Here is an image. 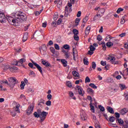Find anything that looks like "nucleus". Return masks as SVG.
Returning a JSON list of instances; mask_svg holds the SVG:
<instances>
[{
    "mask_svg": "<svg viewBox=\"0 0 128 128\" xmlns=\"http://www.w3.org/2000/svg\"><path fill=\"white\" fill-rule=\"evenodd\" d=\"M17 16L18 17H16L17 24H18V22H26V16L22 12H18Z\"/></svg>",
    "mask_w": 128,
    "mask_h": 128,
    "instance_id": "nucleus-1",
    "label": "nucleus"
},
{
    "mask_svg": "<svg viewBox=\"0 0 128 128\" xmlns=\"http://www.w3.org/2000/svg\"><path fill=\"white\" fill-rule=\"evenodd\" d=\"M8 80L9 82V83L6 80L5 82H3V83L6 84H8V86H10V88H14V86L16 84H18L16 78H15L10 77L8 78Z\"/></svg>",
    "mask_w": 128,
    "mask_h": 128,
    "instance_id": "nucleus-2",
    "label": "nucleus"
},
{
    "mask_svg": "<svg viewBox=\"0 0 128 128\" xmlns=\"http://www.w3.org/2000/svg\"><path fill=\"white\" fill-rule=\"evenodd\" d=\"M34 66H36L37 70H38V72H40V74H42V68L41 66H40L38 65V64L34 62V61H32V63L30 62L28 64V66H30V68H34Z\"/></svg>",
    "mask_w": 128,
    "mask_h": 128,
    "instance_id": "nucleus-3",
    "label": "nucleus"
},
{
    "mask_svg": "<svg viewBox=\"0 0 128 128\" xmlns=\"http://www.w3.org/2000/svg\"><path fill=\"white\" fill-rule=\"evenodd\" d=\"M34 103H32V104L29 106L28 107L26 111V114L27 116H30V114H32V112L34 111Z\"/></svg>",
    "mask_w": 128,
    "mask_h": 128,
    "instance_id": "nucleus-4",
    "label": "nucleus"
},
{
    "mask_svg": "<svg viewBox=\"0 0 128 128\" xmlns=\"http://www.w3.org/2000/svg\"><path fill=\"white\" fill-rule=\"evenodd\" d=\"M6 20L8 22L9 24H18L16 17H14V18L12 16H8L7 18H6Z\"/></svg>",
    "mask_w": 128,
    "mask_h": 128,
    "instance_id": "nucleus-5",
    "label": "nucleus"
},
{
    "mask_svg": "<svg viewBox=\"0 0 128 128\" xmlns=\"http://www.w3.org/2000/svg\"><path fill=\"white\" fill-rule=\"evenodd\" d=\"M76 88L78 90L79 94H80V96H84V89L82 88V86H80L77 85L76 86Z\"/></svg>",
    "mask_w": 128,
    "mask_h": 128,
    "instance_id": "nucleus-6",
    "label": "nucleus"
},
{
    "mask_svg": "<svg viewBox=\"0 0 128 128\" xmlns=\"http://www.w3.org/2000/svg\"><path fill=\"white\" fill-rule=\"evenodd\" d=\"M72 32L74 34V40H80V37L78 36V30L76 29H73Z\"/></svg>",
    "mask_w": 128,
    "mask_h": 128,
    "instance_id": "nucleus-7",
    "label": "nucleus"
},
{
    "mask_svg": "<svg viewBox=\"0 0 128 128\" xmlns=\"http://www.w3.org/2000/svg\"><path fill=\"white\" fill-rule=\"evenodd\" d=\"M10 70V72H14V70H18V68L16 66L10 67L8 65L4 66V70Z\"/></svg>",
    "mask_w": 128,
    "mask_h": 128,
    "instance_id": "nucleus-8",
    "label": "nucleus"
},
{
    "mask_svg": "<svg viewBox=\"0 0 128 128\" xmlns=\"http://www.w3.org/2000/svg\"><path fill=\"white\" fill-rule=\"evenodd\" d=\"M0 22H6V17L4 16V14L0 12Z\"/></svg>",
    "mask_w": 128,
    "mask_h": 128,
    "instance_id": "nucleus-9",
    "label": "nucleus"
},
{
    "mask_svg": "<svg viewBox=\"0 0 128 128\" xmlns=\"http://www.w3.org/2000/svg\"><path fill=\"white\" fill-rule=\"evenodd\" d=\"M62 52L64 54L66 60L70 58V54L68 50H62Z\"/></svg>",
    "mask_w": 128,
    "mask_h": 128,
    "instance_id": "nucleus-10",
    "label": "nucleus"
},
{
    "mask_svg": "<svg viewBox=\"0 0 128 128\" xmlns=\"http://www.w3.org/2000/svg\"><path fill=\"white\" fill-rule=\"evenodd\" d=\"M26 62V59L22 58L20 60L18 61H16V64H15V66H22L24 62Z\"/></svg>",
    "mask_w": 128,
    "mask_h": 128,
    "instance_id": "nucleus-11",
    "label": "nucleus"
},
{
    "mask_svg": "<svg viewBox=\"0 0 128 128\" xmlns=\"http://www.w3.org/2000/svg\"><path fill=\"white\" fill-rule=\"evenodd\" d=\"M72 53H73L74 60L75 62H76V58H78V51H76V50H75L74 48H73Z\"/></svg>",
    "mask_w": 128,
    "mask_h": 128,
    "instance_id": "nucleus-12",
    "label": "nucleus"
},
{
    "mask_svg": "<svg viewBox=\"0 0 128 128\" xmlns=\"http://www.w3.org/2000/svg\"><path fill=\"white\" fill-rule=\"evenodd\" d=\"M110 62L112 64H118V62L116 61V58L112 56H111Z\"/></svg>",
    "mask_w": 128,
    "mask_h": 128,
    "instance_id": "nucleus-13",
    "label": "nucleus"
},
{
    "mask_svg": "<svg viewBox=\"0 0 128 128\" xmlns=\"http://www.w3.org/2000/svg\"><path fill=\"white\" fill-rule=\"evenodd\" d=\"M39 50L40 52H42V50L44 52H46L48 48H46V44H43L42 46L39 48Z\"/></svg>",
    "mask_w": 128,
    "mask_h": 128,
    "instance_id": "nucleus-14",
    "label": "nucleus"
},
{
    "mask_svg": "<svg viewBox=\"0 0 128 128\" xmlns=\"http://www.w3.org/2000/svg\"><path fill=\"white\" fill-rule=\"evenodd\" d=\"M42 64H44V66H50V68H52V64H50L48 62H46V60H42Z\"/></svg>",
    "mask_w": 128,
    "mask_h": 128,
    "instance_id": "nucleus-15",
    "label": "nucleus"
},
{
    "mask_svg": "<svg viewBox=\"0 0 128 128\" xmlns=\"http://www.w3.org/2000/svg\"><path fill=\"white\" fill-rule=\"evenodd\" d=\"M106 110H108V112H110V114H114V108H112L110 106H108L106 107Z\"/></svg>",
    "mask_w": 128,
    "mask_h": 128,
    "instance_id": "nucleus-16",
    "label": "nucleus"
},
{
    "mask_svg": "<svg viewBox=\"0 0 128 128\" xmlns=\"http://www.w3.org/2000/svg\"><path fill=\"white\" fill-rule=\"evenodd\" d=\"M128 112V109L126 108H124L120 110V114H122V116H124V114H126V112Z\"/></svg>",
    "mask_w": 128,
    "mask_h": 128,
    "instance_id": "nucleus-17",
    "label": "nucleus"
},
{
    "mask_svg": "<svg viewBox=\"0 0 128 128\" xmlns=\"http://www.w3.org/2000/svg\"><path fill=\"white\" fill-rule=\"evenodd\" d=\"M102 18V15L100 14H96L94 16L93 20L94 22H96V20H98V18Z\"/></svg>",
    "mask_w": 128,
    "mask_h": 128,
    "instance_id": "nucleus-18",
    "label": "nucleus"
},
{
    "mask_svg": "<svg viewBox=\"0 0 128 128\" xmlns=\"http://www.w3.org/2000/svg\"><path fill=\"white\" fill-rule=\"evenodd\" d=\"M28 34L26 32L24 34V35L23 36V42H26V40H28Z\"/></svg>",
    "mask_w": 128,
    "mask_h": 128,
    "instance_id": "nucleus-19",
    "label": "nucleus"
},
{
    "mask_svg": "<svg viewBox=\"0 0 128 128\" xmlns=\"http://www.w3.org/2000/svg\"><path fill=\"white\" fill-rule=\"evenodd\" d=\"M90 26H88L85 30V34L86 36H88V34H90Z\"/></svg>",
    "mask_w": 128,
    "mask_h": 128,
    "instance_id": "nucleus-20",
    "label": "nucleus"
},
{
    "mask_svg": "<svg viewBox=\"0 0 128 128\" xmlns=\"http://www.w3.org/2000/svg\"><path fill=\"white\" fill-rule=\"evenodd\" d=\"M61 62L63 64L64 66V67L68 66V64H68V61H66V60L64 59H62L61 60Z\"/></svg>",
    "mask_w": 128,
    "mask_h": 128,
    "instance_id": "nucleus-21",
    "label": "nucleus"
},
{
    "mask_svg": "<svg viewBox=\"0 0 128 128\" xmlns=\"http://www.w3.org/2000/svg\"><path fill=\"white\" fill-rule=\"evenodd\" d=\"M87 92L89 94H94V90L92 89V88H88L87 89Z\"/></svg>",
    "mask_w": 128,
    "mask_h": 128,
    "instance_id": "nucleus-22",
    "label": "nucleus"
},
{
    "mask_svg": "<svg viewBox=\"0 0 128 128\" xmlns=\"http://www.w3.org/2000/svg\"><path fill=\"white\" fill-rule=\"evenodd\" d=\"M108 122H114V120H116V118L114 116H110L109 119H107Z\"/></svg>",
    "mask_w": 128,
    "mask_h": 128,
    "instance_id": "nucleus-23",
    "label": "nucleus"
},
{
    "mask_svg": "<svg viewBox=\"0 0 128 128\" xmlns=\"http://www.w3.org/2000/svg\"><path fill=\"white\" fill-rule=\"evenodd\" d=\"M72 74H73L74 76H75L76 78H78L80 76V74L76 71H73L72 72Z\"/></svg>",
    "mask_w": 128,
    "mask_h": 128,
    "instance_id": "nucleus-24",
    "label": "nucleus"
},
{
    "mask_svg": "<svg viewBox=\"0 0 128 128\" xmlns=\"http://www.w3.org/2000/svg\"><path fill=\"white\" fill-rule=\"evenodd\" d=\"M122 128H128V122L126 121L125 124L124 123L122 125H121Z\"/></svg>",
    "mask_w": 128,
    "mask_h": 128,
    "instance_id": "nucleus-25",
    "label": "nucleus"
},
{
    "mask_svg": "<svg viewBox=\"0 0 128 128\" xmlns=\"http://www.w3.org/2000/svg\"><path fill=\"white\" fill-rule=\"evenodd\" d=\"M84 64L86 66H88V58L85 57L83 60Z\"/></svg>",
    "mask_w": 128,
    "mask_h": 128,
    "instance_id": "nucleus-26",
    "label": "nucleus"
},
{
    "mask_svg": "<svg viewBox=\"0 0 128 128\" xmlns=\"http://www.w3.org/2000/svg\"><path fill=\"white\" fill-rule=\"evenodd\" d=\"M34 118H40V114H38V112H35L34 113Z\"/></svg>",
    "mask_w": 128,
    "mask_h": 128,
    "instance_id": "nucleus-27",
    "label": "nucleus"
},
{
    "mask_svg": "<svg viewBox=\"0 0 128 128\" xmlns=\"http://www.w3.org/2000/svg\"><path fill=\"white\" fill-rule=\"evenodd\" d=\"M48 112H46L44 111H43L42 112V113L41 114L40 116H42V118H46V116H48Z\"/></svg>",
    "mask_w": 128,
    "mask_h": 128,
    "instance_id": "nucleus-28",
    "label": "nucleus"
},
{
    "mask_svg": "<svg viewBox=\"0 0 128 128\" xmlns=\"http://www.w3.org/2000/svg\"><path fill=\"white\" fill-rule=\"evenodd\" d=\"M106 46L108 48H112L114 46V44L110 42H108L106 43Z\"/></svg>",
    "mask_w": 128,
    "mask_h": 128,
    "instance_id": "nucleus-29",
    "label": "nucleus"
},
{
    "mask_svg": "<svg viewBox=\"0 0 128 128\" xmlns=\"http://www.w3.org/2000/svg\"><path fill=\"white\" fill-rule=\"evenodd\" d=\"M29 76H32L34 78H36V73L32 70H30Z\"/></svg>",
    "mask_w": 128,
    "mask_h": 128,
    "instance_id": "nucleus-30",
    "label": "nucleus"
},
{
    "mask_svg": "<svg viewBox=\"0 0 128 128\" xmlns=\"http://www.w3.org/2000/svg\"><path fill=\"white\" fill-rule=\"evenodd\" d=\"M101 44L102 45V48L103 50H106V42H102L101 43Z\"/></svg>",
    "mask_w": 128,
    "mask_h": 128,
    "instance_id": "nucleus-31",
    "label": "nucleus"
},
{
    "mask_svg": "<svg viewBox=\"0 0 128 128\" xmlns=\"http://www.w3.org/2000/svg\"><path fill=\"white\" fill-rule=\"evenodd\" d=\"M26 86V84L24 83V82L22 81L21 82V84L20 85V86L21 88V90H24V86Z\"/></svg>",
    "mask_w": 128,
    "mask_h": 128,
    "instance_id": "nucleus-32",
    "label": "nucleus"
},
{
    "mask_svg": "<svg viewBox=\"0 0 128 128\" xmlns=\"http://www.w3.org/2000/svg\"><path fill=\"white\" fill-rule=\"evenodd\" d=\"M89 86H90L91 88H95V89L98 88V86H96L94 84L92 83H90L89 84Z\"/></svg>",
    "mask_w": 128,
    "mask_h": 128,
    "instance_id": "nucleus-33",
    "label": "nucleus"
},
{
    "mask_svg": "<svg viewBox=\"0 0 128 128\" xmlns=\"http://www.w3.org/2000/svg\"><path fill=\"white\" fill-rule=\"evenodd\" d=\"M87 100H90V104H92V96H87Z\"/></svg>",
    "mask_w": 128,
    "mask_h": 128,
    "instance_id": "nucleus-34",
    "label": "nucleus"
},
{
    "mask_svg": "<svg viewBox=\"0 0 128 128\" xmlns=\"http://www.w3.org/2000/svg\"><path fill=\"white\" fill-rule=\"evenodd\" d=\"M107 82H110L111 84H112V82H114V79L112 78H108Z\"/></svg>",
    "mask_w": 128,
    "mask_h": 128,
    "instance_id": "nucleus-35",
    "label": "nucleus"
},
{
    "mask_svg": "<svg viewBox=\"0 0 128 128\" xmlns=\"http://www.w3.org/2000/svg\"><path fill=\"white\" fill-rule=\"evenodd\" d=\"M118 124H120V126H122V124H124V120H122V119H118L117 120Z\"/></svg>",
    "mask_w": 128,
    "mask_h": 128,
    "instance_id": "nucleus-36",
    "label": "nucleus"
},
{
    "mask_svg": "<svg viewBox=\"0 0 128 128\" xmlns=\"http://www.w3.org/2000/svg\"><path fill=\"white\" fill-rule=\"evenodd\" d=\"M90 110L92 112H94V106H92V104H90Z\"/></svg>",
    "mask_w": 128,
    "mask_h": 128,
    "instance_id": "nucleus-37",
    "label": "nucleus"
},
{
    "mask_svg": "<svg viewBox=\"0 0 128 128\" xmlns=\"http://www.w3.org/2000/svg\"><path fill=\"white\" fill-rule=\"evenodd\" d=\"M122 12H124V8H120L118 9L116 12L117 14H120Z\"/></svg>",
    "mask_w": 128,
    "mask_h": 128,
    "instance_id": "nucleus-38",
    "label": "nucleus"
},
{
    "mask_svg": "<svg viewBox=\"0 0 128 128\" xmlns=\"http://www.w3.org/2000/svg\"><path fill=\"white\" fill-rule=\"evenodd\" d=\"M50 50L52 54H56V49H54L53 47L50 48Z\"/></svg>",
    "mask_w": 128,
    "mask_h": 128,
    "instance_id": "nucleus-39",
    "label": "nucleus"
},
{
    "mask_svg": "<svg viewBox=\"0 0 128 128\" xmlns=\"http://www.w3.org/2000/svg\"><path fill=\"white\" fill-rule=\"evenodd\" d=\"M46 106H52V101L48 100V101H46Z\"/></svg>",
    "mask_w": 128,
    "mask_h": 128,
    "instance_id": "nucleus-40",
    "label": "nucleus"
},
{
    "mask_svg": "<svg viewBox=\"0 0 128 128\" xmlns=\"http://www.w3.org/2000/svg\"><path fill=\"white\" fill-rule=\"evenodd\" d=\"M66 84L67 86H68V88H72V83L70 81L67 82Z\"/></svg>",
    "mask_w": 128,
    "mask_h": 128,
    "instance_id": "nucleus-41",
    "label": "nucleus"
},
{
    "mask_svg": "<svg viewBox=\"0 0 128 128\" xmlns=\"http://www.w3.org/2000/svg\"><path fill=\"white\" fill-rule=\"evenodd\" d=\"M90 50H91V52H94V51L96 50V48L92 45L90 46Z\"/></svg>",
    "mask_w": 128,
    "mask_h": 128,
    "instance_id": "nucleus-42",
    "label": "nucleus"
},
{
    "mask_svg": "<svg viewBox=\"0 0 128 128\" xmlns=\"http://www.w3.org/2000/svg\"><path fill=\"white\" fill-rule=\"evenodd\" d=\"M96 62H92V68H93V70H96Z\"/></svg>",
    "mask_w": 128,
    "mask_h": 128,
    "instance_id": "nucleus-43",
    "label": "nucleus"
},
{
    "mask_svg": "<svg viewBox=\"0 0 128 128\" xmlns=\"http://www.w3.org/2000/svg\"><path fill=\"white\" fill-rule=\"evenodd\" d=\"M126 22V20H124V16H122L121 18L120 24H124Z\"/></svg>",
    "mask_w": 128,
    "mask_h": 128,
    "instance_id": "nucleus-44",
    "label": "nucleus"
},
{
    "mask_svg": "<svg viewBox=\"0 0 128 128\" xmlns=\"http://www.w3.org/2000/svg\"><path fill=\"white\" fill-rule=\"evenodd\" d=\"M80 22V18H77L75 20V22L76 24V26H78V23Z\"/></svg>",
    "mask_w": 128,
    "mask_h": 128,
    "instance_id": "nucleus-45",
    "label": "nucleus"
},
{
    "mask_svg": "<svg viewBox=\"0 0 128 128\" xmlns=\"http://www.w3.org/2000/svg\"><path fill=\"white\" fill-rule=\"evenodd\" d=\"M97 40H98L99 42H100L102 40V37L100 35H98L96 38Z\"/></svg>",
    "mask_w": 128,
    "mask_h": 128,
    "instance_id": "nucleus-46",
    "label": "nucleus"
},
{
    "mask_svg": "<svg viewBox=\"0 0 128 128\" xmlns=\"http://www.w3.org/2000/svg\"><path fill=\"white\" fill-rule=\"evenodd\" d=\"M54 46L55 48V49L57 50H60V46L58 44H54Z\"/></svg>",
    "mask_w": 128,
    "mask_h": 128,
    "instance_id": "nucleus-47",
    "label": "nucleus"
},
{
    "mask_svg": "<svg viewBox=\"0 0 128 128\" xmlns=\"http://www.w3.org/2000/svg\"><path fill=\"white\" fill-rule=\"evenodd\" d=\"M98 108L101 112H104V108L103 106H99Z\"/></svg>",
    "mask_w": 128,
    "mask_h": 128,
    "instance_id": "nucleus-48",
    "label": "nucleus"
},
{
    "mask_svg": "<svg viewBox=\"0 0 128 128\" xmlns=\"http://www.w3.org/2000/svg\"><path fill=\"white\" fill-rule=\"evenodd\" d=\"M120 86L121 90H124V88H126V85H124V84H120Z\"/></svg>",
    "mask_w": 128,
    "mask_h": 128,
    "instance_id": "nucleus-49",
    "label": "nucleus"
},
{
    "mask_svg": "<svg viewBox=\"0 0 128 128\" xmlns=\"http://www.w3.org/2000/svg\"><path fill=\"white\" fill-rule=\"evenodd\" d=\"M90 82V79L88 76H86L85 79V82Z\"/></svg>",
    "mask_w": 128,
    "mask_h": 128,
    "instance_id": "nucleus-50",
    "label": "nucleus"
},
{
    "mask_svg": "<svg viewBox=\"0 0 128 128\" xmlns=\"http://www.w3.org/2000/svg\"><path fill=\"white\" fill-rule=\"evenodd\" d=\"M52 94H48L47 95V98L48 100H52Z\"/></svg>",
    "mask_w": 128,
    "mask_h": 128,
    "instance_id": "nucleus-51",
    "label": "nucleus"
},
{
    "mask_svg": "<svg viewBox=\"0 0 128 128\" xmlns=\"http://www.w3.org/2000/svg\"><path fill=\"white\" fill-rule=\"evenodd\" d=\"M58 16L57 14H54L53 17V18L54 20H58Z\"/></svg>",
    "mask_w": 128,
    "mask_h": 128,
    "instance_id": "nucleus-52",
    "label": "nucleus"
},
{
    "mask_svg": "<svg viewBox=\"0 0 128 128\" xmlns=\"http://www.w3.org/2000/svg\"><path fill=\"white\" fill-rule=\"evenodd\" d=\"M64 48H65V50H68L70 48V46L66 44L64 46Z\"/></svg>",
    "mask_w": 128,
    "mask_h": 128,
    "instance_id": "nucleus-53",
    "label": "nucleus"
},
{
    "mask_svg": "<svg viewBox=\"0 0 128 128\" xmlns=\"http://www.w3.org/2000/svg\"><path fill=\"white\" fill-rule=\"evenodd\" d=\"M14 50L16 52H22V48H14Z\"/></svg>",
    "mask_w": 128,
    "mask_h": 128,
    "instance_id": "nucleus-54",
    "label": "nucleus"
},
{
    "mask_svg": "<svg viewBox=\"0 0 128 128\" xmlns=\"http://www.w3.org/2000/svg\"><path fill=\"white\" fill-rule=\"evenodd\" d=\"M52 44H54V42H52V40H50L48 42L47 46H52Z\"/></svg>",
    "mask_w": 128,
    "mask_h": 128,
    "instance_id": "nucleus-55",
    "label": "nucleus"
},
{
    "mask_svg": "<svg viewBox=\"0 0 128 128\" xmlns=\"http://www.w3.org/2000/svg\"><path fill=\"white\" fill-rule=\"evenodd\" d=\"M99 12L100 14H104V12H106V10H104V8H102V9H100Z\"/></svg>",
    "mask_w": 128,
    "mask_h": 128,
    "instance_id": "nucleus-56",
    "label": "nucleus"
},
{
    "mask_svg": "<svg viewBox=\"0 0 128 128\" xmlns=\"http://www.w3.org/2000/svg\"><path fill=\"white\" fill-rule=\"evenodd\" d=\"M11 114L13 116H16V111L13 110L11 112Z\"/></svg>",
    "mask_w": 128,
    "mask_h": 128,
    "instance_id": "nucleus-57",
    "label": "nucleus"
},
{
    "mask_svg": "<svg viewBox=\"0 0 128 128\" xmlns=\"http://www.w3.org/2000/svg\"><path fill=\"white\" fill-rule=\"evenodd\" d=\"M100 64H102V66H104L106 65V62L101 61Z\"/></svg>",
    "mask_w": 128,
    "mask_h": 128,
    "instance_id": "nucleus-58",
    "label": "nucleus"
},
{
    "mask_svg": "<svg viewBox=\"0 0 128 128\" xmlns=\"http://www.w3.org/2000/svg\"><path fill=\"white\" fill-rule=\"evenodd\" d=\"M14 112H18V114H20V110L19 108H14Z\"/></svg>",
    "mask_w": 128,
    "mask_h": 128,
    "instance_id": "nucleus-59",
    "label": "nucleus"
},
{
    "mask_svg": "<svg viewBox=\"0 0 128 128\" xmlns=\"http://www.w3.org/2000/svg\"><path fill=\"white\" fill-rule=\"evenodd\" d=\"M82 16V12L78 11V12L77 13L76 16L77 18H80Z\"/></svg>",
    "mask_w": 128,
    "mask_h": 128,
    "instance_id": "nucleus-60",
    "label": "nucleus"
},
{
    "mask_svg": "<svg viewBox=\"0 0 128 128\" xmlns=\"http://www.w3.org/2000/svg\"><path fill=\"white\" fill-rule=\"evenodd\" d=\"M124 96L125 100H128V94H126V93L124 94Z\"/></svg>",
    "mask_w": 128,
    "mask_h": 128,
    "instance_id": "nucleus-61",
    "label": "nucleus"
},
{
    "mask_svg": "<svg viewBox=\"0 0 128 128\" xmlns=\"http://www.w3.org/2000/svg\"><path fill=\"white\" fill-rule=\"evenodd\" d=\"M88 17L86 16L84 19H83V22H88Z\"/></svg>",
    "mask_w": 128,
    "mask_h": 128,
    "instance_id": "nucleus-62",
    "label": "nucleus"
},
{
    "mask_svg": "<svg viewBox=\"0 0 128 128\" xmlns=\"http://www.w3.org/2000/svg\"><path fill=\"white\" fill-rule=\"evenodd\" d=\"M114 114H115V116H116L117 118H120V114L119 113L115 112Z\"/></svg>",
    "mask_w": 128,
    "mask_h": 128,
    "instance_id": "nucleus-63",
    "label": "nucleus"
},
{
    "mask_svg": "<svg viewBox=\"0 0 128 128\" xmlns=\"http://www.w3.org/2000/svg\"><path fill=\"white\" fill-rule=\"evenodd\" d=\"M62 24V18H59L57 21V24Z\"/></svg>",
    "mask_w": 128,
    "mask_h": 128,
    "instance_id": "nucleus-64",
    "label": "nucleus"
}]
</instances>
